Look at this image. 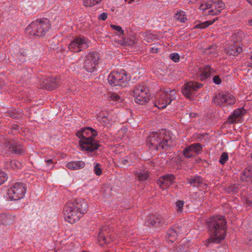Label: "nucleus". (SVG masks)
Listing matches in <instances>:
<instances>
[{
  "instance_id": "1",
  "label": "nucleus",
  "mask_w": 252,
  "mask_h": 252,
  "mask_svg": "<svg viewBox=\"0 0 252 252\" xmlns=\"http://www.w3.org/2000/svg\"><path fill=\"white\" fill-rule=\"evenodd\" d=\"M88 208V205L84 199H76L64 206V220L70 223H74L79 220L83 215L87 212Z\"/></svg>"
},
{
  "instance_id": "2",
  "label": "nucleus",
  "mask_w": 252,
  "mask_h": 252,
  "mask_svg": "<svg viewBox=\"0 0 252 252\" xmlns=\"http://www.w3.org/2000/svg\"><path fill=\"white\" fill-rule=\"evenodd\" d=\"M208 229L210 241L219 243L225 237V221L221 216L211 218L208 221Z\"/></svg>"
},
{
  "instance_id": "3",
  "label": "nucleus",
  "mask_w": 252,
  "mask_h": 252,
  "mask_svg": "<svg viewBox=\"0 0 252 252\" xmlns=\"http://www.w3.org/2000/svg\"><path fill=\"white\" fill-rule=\"evenodd\" d=\"M150 147L158 150L160 149H167L171 145V141L165 130L159 132H152L147 139Z\"/></svg>"
},
{
  "instance_id": "4",
  "label": "nucleus",
  "mask_w": 252,
  "mask_h": 252,
  "mask_svg": "<svg viewBox=\"0 0 252 252\" xmlns=\"http://www.w3.org/2000/svg\"><path fill=\"white\" fill-rule=\"evenodd\" d=\"M51 26L50 21L42 18L32 22L26 28V32L32 36H41L45 34Z\"/></svg>"
},
{
  "instance_id": "5",
  "label": "nucleus",
  "mask_w": 252,
  "mask_h": 252,
  "mask_svg": "<svg viewBox=\"0 0 252 252\" xmlns=\"http://www.w3.org/2000/svg\"><path fill=\"white\" fill-rule=\"evenodd\" d=\"M224 8V3L220 0H203L199 9L209 15H217Z\"/></svg>"
},
{
  "instance_id": "6",
  "label": "nucleus",
  "mask_w": 252,
  "mask_h": 252,
  "mask_svg": "<svg viewBox=\"0 0 252 252\" xmlns=\"http://www.w3.org/2000/svg\"><path fill=\"white\" fill-rule=\"evenodd\" d=\"M176 92L175 90L168 89L159 92L156 96L155 105L158 109H164L175 100Z\"/></svg>"
},
{
  "instance_id": "7",
  "label": "nucleus",
  "mask_w": 252,
  "mask_h": 252,
  "mask_svg": "<svg viewBox=\"0 0 252 252\" xmlns=\"http://www.w3.org/2000/svg\"><path fill=\"white\" fill-rule=\"evenodd\" d=\"M26 185L22 183H16L8 189L6 197L11 201H17L23 198L26 192Z\"/></svg>"
},
{
  "instance_id": "8",
  "label": "nucleus",
  "mask_w": 252,
  "mask_h": 252,
  "mask_svg": "<svg viewBox=\"0 0 252 252\" xmlns=\"http://www.w3.org/2000/svg\"><path fill=\"white\" fill-rule=\"evenodd\" d=\"M108 81L112 86H125L129 81V77L124 70L114 71L108 76Z\"/></svg>"
},
{
  "instance_id": "9",
  "label": "nucleus",
  "mask_w": 252,
  "mask_h": 252,
  "mask_svg": "<svg viewBox=\"0 0 252 252\" xmlns=\"http://www.w3.org/2000/svg\"><path fill=\"white\" fill-rule=\"evenodd\" d=\"M99 57L96 53L90 52L85 57L80 58L79 61L84 62V68L88 72H94L98 64Z\"/></svg>"
},
{
  "instance_id": "10",
  "label": "nucleus",
  "mask_w": 252,
  "mask_h": 252,
  "mask_svg": "<svg viewBox=\"0 0 252 252\" xmlns=\"http://www.w3.org/2000/svg\"><path fill=\"white\" fill-rule=\"evenodd\" d=\"M135 102L140 105H144L150 100V94L148 88L145 86H138L133 90Z\"/></svg>"
},
{
  "instance_id": "11",
  "label": "nucleus",
  "mask_w": 252,
  "mask_h": 252,
  "mask_svg": "<svg viewBox=\"0 0 252 252\" xmlns=\"http://www.w3.org/2000/svg\"><path fill=\"white\" fill-rule=\"evenodd\" d=\"M89 40L83 36L74 38L69 44V49L74 52H79L88 48L90 45Z\"/></svg>"
},
{
  "instance_id": "12",
  "label": "nucleus",
  "mask_w": 252,
  "mask_h": 252,
  "mask_svg": "<svg viewBox=\"0 0 252 252\" xmlns=\"http://www.w3.org/2000/svg\"><path fill=\"white\" fill-rule=\"evenodd\" d=\"M213 102L216 105L221 106L224 105H232L235 102V98L232 94L220 93L214 97Z\"/></svg>"
},
{
  "instance_id": "13",
  "label": "nucleus",
  "mask_w": 252,
  "mask_h": 252,
  "mask_svg": "<svg viewBox=\"0 0 252 252\" xmlns=\"http://www.w3.org/2000/svg\"><path fill=\"white\" fill-rule=\"evenodd\" d=\"M202 85L196 82H189L186 83L182 90V93L184 96L188 98H190L195 92L201 87Z\"/></svg>"
},
{
  "instance_id": "14",
  "label": "nucleus",
  "mask_w": 252,
  "mask_h": 252,
  "mask_svg": "<svg viewBox=\"0 0 252 252\" xmlns=\"http://www.w3.org/2000/svg\"><path fill=\"white\" fill-rule=\"evenodd\" d=\"M79 143L81 149L87 152H93L99 146L97 141L93 138H83L79 140Z\"/></svg>"
},
{
  "instance_id": "15",
  "label": "nucleus",
  "mask_w": 252,
  "mask_h": 252,
  "mask_svg": "<svg viewBox=\"0 0 252 252\" xmlns=\"http://www.w3.org/2000/svg\"><path fill=\"white\" fill-rule=\"evenodd\" d=\"M214 69L208 65H202L195 68L196 74L201 80L204 81L208 78L214 72Z\"/></svg>"
},
{
  "instance_id": "16",
  "label": "nucleus",
  "mask_w": 252,
  "mask_h": 252,
  "mask_svg": "<svg viewBox=\"0 0 252 252\" xmlns=\"http://www.w3.org/2000/svg\"><path fill=\"white\" fill-rule=\"evenodd\" d=\"M245 113V110L242 107L234 110L231 115L229 116L227 121V123L234 124L241 122Z\"/></svg>"
},
{
  "instance_id": "17",
  "label": "nucleus",
  "mask_w": 252,
  "mask_h": 252,
  "mask_svg": "<svg viewBox=\"0 0 252 252\" xmlns=\"http://www.w3.org/2000/svg\"><path fill=\"white\" fill-rule=\"evenodd\" d=\"M5 150H9V151L13 152L16 154H20L24 152V149L21 145L15 140H11L7 141L4 146Z\"/></svg>"
},
{
  "instance_id": "18",
  "label": "nucleus",
  "mask_w": 252,
  "mask_h": 252,
  "mask_svg": "<svg viewBox=\"0 0 252 252\" xmlns=\"http://www.w3.org/2000/svg\"><path fill=\"white\" fill-rule=\"evenodd\" d=\"M202 152V146L198 143L193 144L184 151L185 156L188 158H191L198 155Z\"/></svg>"
},
{
  "instance_id": "19",
  "label": "nucleus",
  "mask_w": 252,
  "mask_h": 252,
  "mask_svg": "<svg viewBox=\"0 0 252 252\" xmlns=\"http://www.w3.org/2000/svg\"><path fill=\"white\" fill-rule=\"evenodd\" d=\"M96 134V131L90 127L82 128L76 132V135L80 140L83 138H93Z\"/></svg>"
},
{
  "instance_id": "20",
  "label": "nucleus",
  "mask_w": 252,
  "mask_h": 252,
  "mask_svg": "<svg viewBox=\"0 0 252 252\" xmlns=\"http://www.w3.org/2000/svg\"><path fill=\"white\" fill-rule=\"evenodd\" d=\"M174 180V176L172 174H166L159 178L158 184L160 188L165 189L172 184Z\"/></svg>"
},
{
  "instance_id": "21",
  "label": "nucleus",
  "mask_w": 252,
  "mask_h": 252,
  "mask_svg": "<svg viewBox=\"0 0 252 252\" xmlns=\"http://www.w3.org/2000/svg\"><path fill=\"white\" fill-rule=\"evenodd\" d=\"M224 51L227 54L236 56L242 51V48L238 46L235 43L233 42L230 44H227L224 48Z\"/></svg>"
},
{
  "instance_id": "22",
  "label": "nucleus",
  "mask_w": 252,
  "mask_h": 252,
  "mask_svg": "<svg viewBox=\"0 0 252 252\" xmlns=\"http://www.w3.org/2000/svg\"><path fill=\"white\" fill-rule=\"evenodd\" d=\"M97 121L102 126H107L109 124L110 120L109 114L106 112H101L97 115Z\"/></svg>"
},
{
  "instance_id": "23",
  "label": "nucleus",
  "mask_w": 252,
  "mask_h": 252,
  "mask_svg": "<svg viewBox=\"0 0 252 252\" xmlns=\"http://www.w3.org/2000/svg\"><path fill=\"white\" fill-rule=\"evenodd\" d=\"M85 165V162L81 160L70 161L65 164L66 168L70 170H79L83 168Z\"/></svg>"
},
{
  "instance_id": "24",
  "label": "nucleus",
  "mask_w": 252,
  "mask_h": 252,
  "mask_svg": "<svg viewBox=\"0 0 252 252\" xmlns=\"http://www.w3.org/2000/svg\"><path fill=\"white\" fill-rule=\"evenodd\" d=\"M182 232L180 230V228L175 227L174 228H171L167 232V234L169 238H171L170 241L173 242L177 237L178 234L182 233Z\"/></svg>"
},
{
  "instance_id": "25",
  "label": "nucleus",
  "mask_w": 252,
  "mask_h": 252,
  "mask_svg": "<svg viewBox=\"0 0 252 252\" xmlns=\"http://www.w3.org/2000/svg\"><path fill=\"white\" fill-rule=\"evenodd\" d=\"M6 167L8 169H16L21 168L22 164L18 161L11 160L6 163Z\"/></svg>"
},
{
  "instance_id": "26",
  "label": "nucleus",
  "mask_w": 252,
  "mask_h": 252,
  "mask_svg": "<svg viewBox=\"0 0 252 252\" xmlns=\"http://www.w3.org/2000/svg\"><path fill=\"white\" fill-rule=\"evenodd\" d=\"M175 18L182 23H184L187 20L185 12L181 10L175 14Z\"/></svg>"
},
{
  "instance_id": "27",
  "label": "nucleus",
  "mask_w": 252,
  "mask_h": 252,
  "mask_svg": "<svg viewBox=\"0 0 252 252\" xmlns=\"http://www.w3.org/2000/svg\"><path fill=\"white\" fill-rule=\"evenodd\" d=\"M202 179L199 176H195L190 178L189 183L193 187H198L202 183Z\"/></svg>"
},
{
  "instance_id": "28",
  "label": "nucleus",
  "mask_w": 252,
  "mask_h": 252,
  "mask_svg": "<svg viewBox=\"0 0 252 252\" xmlns=\"http://www.w3.org/2000/svg\"><path fill=\"white\" fill-rule=\"evenodd\" d=\"M217 19V18H214L213 20H208L204 22H202L198 24H196L195 26V28L197 29H203L208 27L209 25L214 23Z\"/></svg>"
},
{
  "instance_id": "29",
  "label": "nucleus",
  "mask_w": 252,
  "mask_h": 252,
  "mask_svg": "<svg viewBox=\"0 0 252 252\" xmlns=\"http://www.w3.org/2000/svg\"><path fill=\"white\" fill-rule=\"evenodd\" d=\"M135 175L141 181L146 180L149 176L148 173L145 171H136Z\"/></svg>"
},
{
  "instance_id": "30",
  "label": "nucleus",
  "mask_w": 252,
  "mask_h": 252,
  "mask_svg": "<svg viewBox=\"0 0 252 252\" xmlns=\"http://www.w3.org/2000/svg\"><path fill=\"white\" fill-rule=\"evenodd\" d=\"M101 0H83L85 6L91 7L100 2Z\"/></svg>"
},
{
  "instance_id": "31",
  "label": "nucleus",
  "mask_w": 252,
  "mask_h": 252,
  "mask_svg": "<svg viewBox=\"0 0 252 252\" xmlns=\"http://www.w3.org/2000/svg\"><path fill=\"white\" fill-rule=\"evenodd\" d=\"M228 159V155L227 153L223 152L220 158L219 162L222 164H224Z\"/></svg>"
},
{
  "instance_id": "32",
  "label": "nucleus",
  "mask_w": 252,
  "mask_h": 252,
  "mask_svg": "<svg viewBox=\"0 0 252 252\" xmlns=\"http://www.w3.org/2000/svg\"><path fill=\"white\" fill-rule=\"evenodd\" d=\"M216 45H212L205 49V53L207 54H215L217 51Z\"/></svg>"
},
{
  "instance_id": "33",
  "label": "nucleus",
  "mask_w": 252,
  "mask_h": 252,
  "mask_svg": "<svg viewBox=\"0 0 252 252\" xmlns=\"http://www.w3.org/2000/svg\"><path fill=\"white\" fill-rule=\"evenodd\" d=\"M7 179V174L4 171H0V185L4 183Z\"/></svg>"
},
{
  "instance_id": "34",
  "label": "nucleus",
  "mask_w": 252,
  "mask_h": 252,
  "mask_svg": "<svg viewBox=\"0 0 252 252\" xmlns=\"http://www.w3.org/2000/svg\"><path fill=\"white\" fill-rule=\"evenodd\" d=\"M99 241L100 242V245L103 244L102 242H101V241H102L103 243H110L111 241H112V239L110 238H106L105 237H104L103 236L100 235L99 237Z\"/></svg>"
},
{
  "instance_id": "35",
  "label": "nucleus",
  "mask_w": 252,
  "mask_h": 252,
  "mask_svg": "<svg viewBox=\"0 0 252 252\" xmlns=\"http://www.w3.org/2000/svg\"><path fill=\"white\" fill-rule=\"evenodd\" d=\"M170 58L173 62L177 63L180 60V56L177 53H173L170 54Z\"/></svg>"
},
{
  "instance_id": "36",
  "label": "nucleus",
  "mask_w": 252,
  "mask_h": 252,
  "mask_svg": "<svg viewBox=\"0 0 252 252\" xmlns=\"http://www.w3.org/2000/svg\"><path fill=\"white\" fill-rule=\"evenodd\" d=\"M134 41L132 39H123L121 41V44L125 46H130L134 44Z\"/></svg>"
},
{
  "instance_id": "37",
  "label": "nucleus",
  "mask_w": 252,
  "mask_h": 252,
  "mask_svg": "<svg viewBox=\"0 0 252 252\" xmlns=\"http://www.w3.org/2000/svg\"><path fill=\"white\" fill-rule=\"evenodd\" d=\"M110 27H111V28L112 29L116 31L120 35L122 34L124 32V31L122 30V28L119 26L115 25H111Z\"/></svg>"
},
{
  "instance_id": "38",
  "label": "nucleus",
  "mask_w": 252,
  "mask_h": 252,
  "mask_svg": "<svg viewBox=\"0 0 252 252\" xmlns=\"http://www.w3.org/2000/svg\"><path fill=\"white\" fill-rule=\"evenodd\" d=\"M94 171L95 174L97 176H99L101 174L102 171L100 167V165L98 163H96L94 166Z\"/></svg>"
},
{
  "instance_id": "39",
  "label": "nucleus",
  "mask_w": 252,
  "mask_h": 252,
  "mask_svg": "<svg viewBox=\"0 0 252 252\" xmlns=\"http://www.w3.org/2000/svg\"><path fill=\"white\" fill-rule=\"evenodd\" d=\"M184 204V202L183 201H178L176 202V209L178 212L181 211L182 210Z\"/></svg>"
},
{
  "instance_id": "40",
  "label": "nucleus",
  "mask_w": 252,
  "mask_h": 252,
  "mask_svg": "<svg viewBox=\"0 0 252 252\" xmlns=\"http://www.w3.org/2000/svg\"><path fill=\"white\" fill-rule=\"evenodd\" d=\"M121 162L125 165H129L131 162L130 159L128 157L126 158H122L121 159Z\"/></svg>"
},
{
  "instance_id": "41",
  "label": "nucleus",
  "mask_w": 252,
  "mask_h": 252,
  "mask_svg": "<svg viewBox=\"0 0 252 252\" xmlns=\"http://www.w3.org/2000/svg\"><path fill=\"white\" fill-rule=\"evenodd\" d=\"M213 82L217 85H219L221 83V81L220 79V77L218 76H215L213 77Z\"/></svg>"
},
{
  "instance_id": "42",
  "label": "nucleus",
  "mask_w": 252,
  "mask_h": 252,
  "mask_svg": "<svg viewBox=\"0 0 252 252\" xmlns=\"http://www.w3.org/2000/svg\"><path fill=\"white\" fill-rule=\"evenodd\" d=\"M107 17V14L105 12H103L100 14L98 16V19L104 21Z\"/></svg>"
},
{
  "instance_id": "43",
  "label": "nucleus",
  "mask_w": 252,
  "mask_h": 252,
  "mask_svg": "<svg viewBox=\"0 0 252 252\" xmlns=\"http://www.w3.org/2000/svg\"><path fill=\"white\" fill-rule=\"evenodd\" d=\"M159 48L157 45H155L154 47L151 48V52L153 53H157L159 51Z\"/></svg>"
},
{
  "instance_id": "44",
  "label": "nucleus",
  "mask_w": 252,
  "mask_h": 252,
  "mask_svg": "<svg viewBox=\"0 0 252 252\" xmlns=\"http://www.w3.org/2000/svg\"><path fill=\"white\" fill-rule=\"evenodd\" d=\"M111 98L115 100H119L120 99V96L116 94H112Z\"/></svg>"
},
{
  "instance_id": "45",
  "label": "nucleus",
  "mask_w": 252,
  "mask_h": 252,
  "mask_svg": "<svg viewBox=\"0 0 252 252\" xmlns=\"http://www.w3.org/2000/svg\"><path fill=\"white\" fill-rule=\"evenodd\" d=\"M45 161L46 162V163H47L48 165H50V164H52L53 162V161L51 159L45 160Z\"/></svg>"
},
{
  "instance_id": "46",
  "label": "nucleus",
  "mask_w": 252,
  "mask_h": 252,
  "mask_svg": "<svg viewBox=\"0 0 252 252\" xmlns=\"http://www.w3.org/2000/svg\"><path fill=\"white\" fill-rule=\"evenodd\" d=\"M188 1L189 3H195L198 0H187Z\"/></svg>"
},
{
  "instance_id": "47",
  "label": "nucleus",
  "mask_w": 252,
  "mask_h": 252,
  "mask_svg": "<svg viewBox=\"0 0 252 252\" xmlns=\"http://www.w3.org/2000/svg\"><path fill=\"white\" fill-rule=\"evenodd\" d=\"M157 222L160 223V221H158V219H157V220H156V221H155V220L152 221L151 222V224L152 225H154V224H155V223H156Z\"/></svg>"
},
{
  "instance_id": "48",
  "label": "nucleus",
  "mask_w": 252,
  "mask_h": 252,
  "mask_svg": "<svg viewBox=\"0 0 252 252\" xmlns=\"http://www.w3.org/2000/svg\"><path fill=\"white\" fill-rule=\"evenodd\" d=\"M150 37H151V39H154L155 38L154 37V35L153 34H151L150 35Z\"/></svg>"
},
{
  "instance_id": "49",
  "label": "nucleus",
  "mask_w": 252,
  "mask_h": 252,
  "mask_svg": "<svg viewBox=\"0 0 252 252\" xmlns=\"http://www.w3.org/2000/svg\"><path fill=\"white\" fill-rule=\"evenodd\" d=\"M247 1L251 5H252V0H247Z\"/></svg>"
},
{
  "instance_id": "50",
  "label": "nucleus",
  "mask_w": 252,
  "mask_h": 252,
  "mask_svg": "<svg viewBox=\"0 0 252 252\" xmlns=\"http://www.w3.org/2000/svg\"><path fill=\"white\" fill-rule=\"evenodd\" d=\"M249 24L250 26H252V19L249 21Z\"/></svg>"
},
{
  "instance_id": "51",
  "label": "nucleus",
  "mask_w": 252,
  "mask_h": 252,
  "mask_svg": "<svg viewBox=\"0 0 252 252\" xmlns=\"http://www.w3.org/2000/svg\"><path fill=\"white\" fill-rule=\"evenodd\" d=\"M0 218H5V219L7 218V217L6 216H1L0 217Z\"/></svg>"
},
{
  "instance_id": "52",
  "label": "nucleus",
  "mask_w": 252,
  "mask_h": 252,
  "mask_svg": "<svg viewBox=\"0 0 252 252\" xmlns=\"http://www.w3.org/2000/svg\"><path fill=\"white\" fill-rule=\"evenodd\" d=\"M3 147H4L3 146H0V150H2L3 148Z\"/></svg>"
},
{
  "instance_id": "53",
  "label": "nucleus",
  "mask_w": 252,
  "mask_h": 252,
  "mask_svg": "<svg viewBox=\"0 0 252 252\" xmlns=\"http://www.w3.org/2000/svg\"><path fill=\"white\" fill-rule=\"evenodd\" d=\"M133 0H130V1H128V3H130L131 1H132Z\"/></svg>"
},
{
  "instance_id": "54",
  "label": "nucleus",
  "mask_w": 252,
  "mask_h": 252,
  "mask_svg": "<svg viewBox=\"0 0 252 252\" xmlns=\"http://www.w3.org/2000/svg\"><path fill=\"white\" fill-rule=\"evenodd\" d=\"M147 40L148 42H150V40L148 39H147Z\"/></svg>"
},
{
  "instance_id": "55",
  "label": "nucleus",
  "mask_w": 252,
  "mask_h": 252,
  "mask_svg": "<svg viewBox=\"0 0 252 252\" xmlns=\"http://www.w3.org/2000/svg\"><path fill=\"white\" fill-rule=\"evenodd\" d=\"M2 223H3V224H6V223H5V222H2Z\"/></svg>"
},
{
  "instance_id": "56",
  "label": "nucleus",
  "mask_w": 252,
  "mask_h": 252,
  "mask_svg": "<svg viewBox=\"0 0 252 252\" xmlns=\"http://www.w3.org/2000/svg\"><path fill=\"white\" fill-rule=\"evenodd\" d=\"M251 158H252V155H251Z\"/></svg>"
},
{
  "instance_id": "57",
  "label": "nucleus",
  "mask_w": 252,
  "mask_h": 252,
  "mask_svg": "<svg viewBox=\"0 0 252 252\" xmlns=\"http://www.w3.org/2000/svg\"><path fill=\"white\" fill-rule=\"evenodd\" d=\"M251 244L252 245V242H251Z\"/></svg>"
},
{
  "instance_id": "58",
  "label": "nucleus",
  "mask_w": 252,
  "mask_h": 252,
  "mask_svg": "<svg viewBox=\"0 0 252 252\" xmlns=\"http://www.w3.org/2000/svg\"><path fill=\"white\" fill-rule=\"evenodd\" d=\"M251 59H252V55L251 56Z\"/></svg>"
},
{
  "instance_id": "59",
  "label": "nucleus",
  "mask_w": 252,
  "mask_h": 252,
  "mask_svg": "<svg viewBox=\"0 0 252 252\" xmlns=\"http://www.w3.org/2000/svg\"><path fill=\"white\" fill-rule=\"evenodd\" d=\"M87 252L84 251V252Z\"/></svg>"
},
{
  "instance_id": "60",
  "label": "nucleus",
  "mask_w": 252,
  "mask_h": 252,
  "mask_svg": "<svg viewBox=\"0 0 252 252\" xmlns=\"http://www.w3.org/2000/svg\"><path fill=\"white\" fill-rule=\"evenodd\" d=\"M127 0H125V1H126Z\"/></svg>"
}]
</instances>
